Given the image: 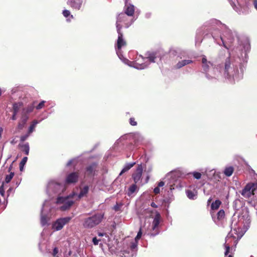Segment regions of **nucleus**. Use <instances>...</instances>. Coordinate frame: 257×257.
I'll return each instance as SVG.
<instances>
[{
  "instance_id": "1",
  "label": "nucleus",
  "mask_w": 257,
  "mask_h": 257,
  "mask_svg": "<svg viewBox=\"0 0 257 257\" xmlns=\"http://www.w3.org/2000/svg\"><path fill=\"white\" fill-rule=\"evenodd\" d=\"M237 220L235 219L232 220L231 224V231L226 238L225 242L224 243L225 248V255H226L229 251L230 245L227 243L229 239L231 237L240 239L249 226L250 219L247 207L243 206L241 208Z\"/></svg>"
},
{
  "instance_id": "2",
  "label": "nucleus",
  "mask_w": 257,
  "mask_h": 257,
  "mask_svg": "<svg viewBox=\"0 0 257 257\" xmlns=\"http://www.w3.org/2000/svg\"><path fill=\"white\" fill-rule=\"evenodd\" d=\"M233 52L229 54V56L226 58L222 68L219 67L218 71L221 72L219 74V77L221 75L224 77L228 78L231 76H234L237 71V63L240 62H237L234 57L232 56Z\"/></svg>"
},
{
  "instance_id": "3",
  "label": "nucleus",
  "mask_w": 257,
  "mask_h": 257,
  "mask_svg": "<svg viewBox=\"0 0 257 257\" xmlns=\"http://www.w3.org/2000/svg\"><path fill=\"white\" fill-rule=\"evenodd\" d=\"M142 234L141 228L134 239H127L124 240L123 243V248L120 251L119 256L121 257L133 256L134 252L136 251L138 248V240L141 237Z\"/></svg>"
},
{
  "instance_id": "4",
  "label": "nucleus",
  "mask_w": 257,
  "mask_h": 257,
  "mask_svg": "<svg viewBox=\"0 0 257 257\" xmlns=\"http://www.w3.org/2000/svg\"><path fill=\"white\" fill-rule=\"evenodd\" d=\"M156 54L154 53H150L147 57H143L141 55L137 57L134 61H130L128 59L123 58L122 61L128 65L133 67L137 69H144L147 68L149 62H155Z\"/></svg>"
},
{
  "instance_id": "5",
  "label": "nucleus",
  "mask_w": 257,
  "mask_h": 257,
  "mask_svg": "<svg viewBox=\"0 0 257 257\" xmlns=\"http://www.w3.org/2000/svg\"><path fill=\"white\" fill-rule=\"evenodd\" d=\"M211 24L219 26L223 31V32L220 36V38L221 40L223 46L225 48L228 49L226 44H231L233 42L234 37L236 35V32H232L225 25L222 24L220 21L217 20H211Z\"/></svg>"
},
{
  "instance_id": "6",
  "label": "nucleus",
  "mask_w": 257,
  "mask_h": 257,
  "mask_svg": "<svg viewBox=\"0 0 257 257\" xmlns=\"http://www.w3.org/2000/svg\"><path fill=\"white\" fill-rule=\"evenodd\" d=\"M202 64L203 70L206 73V76L208 79L219 77V74L221 72L218 71V68H214L213 64L210 61H207L205 56L202 57Z\"/></svg>"
},
{
  "instance_id": "7",
  "label": "nucleus",
  "mask_w": 257,
  "mask_h": 257,
  "mask_svg": "<svg viewBox=\"0 0 257 257\" xmlns=\"http://www.w3.org/2000/svg\"><path fill=\"white\" fill-rule=\"evenodd\" d=\"M75 195V193H73L66 197H58L56 203L58 206L59 208L62 211L69 209L74 202L72 197Z\"/></svg>"
},
{
  "instance_id": "8",
  "label": "nucleus",
  "mask_w": 257,
  "mask_h": 257,
  "mask_svg": "<svg viewBox=\"0 0 257 257\" xmlns=\"http://www.w3.org/2000/svg\"><path fill=\"white\" fill-rule=\"evenodd\" d=\"M104 217L103 213H97L84 219L83 225L85 228H91L99 224Z\"/></svg>"
},
{
  "instance_id": "9",
  "label": "nucleus",
  "mask_w": 257,
  "mask_h": 257,
  "mask_svg": "<svg viewBox=\"0 0 257 257\" xmlns=\"http://www.w3.org/2000/svg\"><path fill=\"white\" fill-rule=\"evenodd\" d=\"M129 17L130 16L123 13H120L118 15L116 22L117 30L119 28V30H121L122 25H123L125 28H127L133 23L134 20L133 18H129Z\"/></svg>"
},
{
  "instance_id": "10",
  "label": "nucleus",
  "mask_w": 257,
  "mask_h": 257,
  "mask_svg": "<svg viewBox=\"0 0 257 257\" xmlns=\"http://www.w3.org/2000/svg\"><path fill=\"white\" fill-rule=\"evenodd\" d=\"M65 190L63 185L56 182L55 181H51L48 183L47 189V193L49 196L53 193L59 194Z\"/></svg>"
},
{
  "instance_id": "11",
  "label": "nucleus",
  "mask_w": 257,
  "mask_h": 257,
  "mask_svg": "<svg viewBox=\"0 0 257 257\" xmlns=\"http://www.w3.org/2000/svg\"><path fill=\"white\" fill-rule=\"evenodd\" d=\"M176 177L174 175V173L170 172L167 174L164 178V181H160L158 184V187H163L165 184L170 187L171 190L175 189L174 186L177 183Z\"/></svg>"
},
{
  "instance_id": "12",
  "label": "nucleus",
  "mask_w": 257,
  "mask_h": 257,
  "mask_svg": "<svg viewBox=\"0 0 257 257\" xmlns=\"http://www.w3.org/2000/svg\"><path fill=\"white\" fill-rule=\"evenodd\" d=\"M241 194L246 198H250L257 194V182L248 183L242 190Z\"/></svg>"
},
{
  "instance_id": "13",
  "label": "nucleus",
  "mask_w": 257,
  "mask_h": 257,
  "mask_svg": "<svg viewBox=\"0 0 257 257\" xmlns=\"http://www.w3.org/2000/svg\"><path fill=\"white\" fill-rule=\"evenodd\" d=\"M117 32L118 33V39L117 41V48H116V52L118 57L122 60L124 58L121 54L120 49L122 46L125 45L126 42L123 39V34L121 32V30H119V28L117 30Z\"/></svg>"
},
{
  "instance_id": "14",
  "label": "nucleus",
  "mask_w": 257,
  "mask_h": 257,
  "mask_svg": "<svg viewBox=\"0 0 257 257\" xmlns=\"http://www.w3.org/2000/svg\"><path fill=\"white\" fill-rule=\"evenodd\" d=\"M48 201L46 200L43 205V207L41 209V223L42 226L46 225L48 224V221L49 218V215L47 213V209L49 208L47 206Z\"/></svg>"
},
{
  "instance_id": "15",
  "label": "nucleus",
  "mask_w": 257,
  "mask_h": 257,
  "mask_svg": "<svg viewBox=\"0 0 257 257\" xmlns=\"http://www.w3.org/2000/svg\"><path fill=\"white\" fill-rule=\"evenodd\" d=\"M70 219L69 217L58 219L54 223H53L52 225L53 228L56 231L61 230L65 224L69 222Z\"/></svg>"
},
{
  "instance_id": "16",
  "label": "nucleus",
  "mask_w": 257,
  "mask_h": 257,
  "mask_svg": "<svg viewBox=\"0 0 257 257\" xmlns=\"http://www.w3.org/2000/svg\"><path fill=\"white\" fill-rule=\"evenodd\" d=\"M161 215L157 212L152 222V231L151 235L155 236L159 233L158 226L160 222Z\"/></svg>"
},
{
  "instance_id": "17",
  "label": "nucleus",
  "mask_w": 257,
  "mask_h": 257,
  "mask_svg": "<svg viewBox=\"0 0 257 257\" xmlns=\"http://www.w3.org/2000/svg\"><path fill=\"white\" fill-rule=\"evenodd\" d=\"M143 168L142 164L138 165L136 170L132 174V178L135 183H139L142 176Z\"/></svg>"
},
{
  "instance_id": "18",
  "label": "nucleus",
  "mask_w": 257,
  "mask_h": 257,
  "mask_svg": "<svg viewBox=\"0 0 257 257\" xmlns=\"http://www.w3.org/2000/svg\"><path fill=\"white\" fill-rule=\"evenodd\" d=\"M79 174L78 172H71L67 175L65 179V183L75 184L78 181Z\"/></svg>"
},
{
  "instance_id": "19",
  "label": "nucleus",
  "mask_w": 257,
  "mask_h": 257,
  "mask_svg": "<svg viewBox=\"0 0 257 257\" xmlns=\"http://www.w3.org/2000/svg\"><path fill=\"white\" fill-rule=\"evenodd\" d=\"M82 0H71L67 2V4L69 5L73 9L76 10H80L82 4Z\"/></svg>"
},
{
  "instance_id": "20",
  "label": "nucleus",
  "mask_w": 257,
  "mask_h": 257,
  "mask_svg": "<svg viewBox=\"0 0 257 257\" xmlns=\"http://www.w3.org/2000/svg\"><path fill=\"white\" fill-rule=\"evenodd\" d=\"M97 165L95 163H93L86 168L85 174L88 176H92L94 175Z\"/></svg>"
},
{
  "instance_id": "21",
  "label": "nucleus",
  "mask_w": 257,
  "mask_h": 257,
  "mask_svg": "<svg viewBox=\"0 0 257 257\" xmlns=\"http://www.w3.org/2000/svg\"><path fill=\"white\" fill-rule=\"evenodd\" d=\"M135 12V8L133 5L129 4L124 8V13L125 15L132 17L133 16Z\"/></svg>"
},
{
  "instance_id": "22",
  "label": "nucleus",
  "mask_w": 257,
  "mask_h": 257,
  "mask_svg": "<svg viewBox=\"0 0 257 257\" xmlns=\"http://www.w3.org/2000/svg\"><path fill=\"white\" fill-rule=\"evenodd\" d=\"M89 191V186L85 185L83 187H80V191L78 195V198H81L86 195Z\"/></svg>"
},
{
  "instance_id": "23",
  "label": "nucleus",
  "mask_w": 257,
  "mask_h": 257,
  "mask_svg": "<svg viewBox=\"0 0 257 257\" xmlns=\"http://www.w3.org/2000/svg\"><path fill=\"white\" fill-rule=\"evenodd\" d=\"M192 62L193 61L191 60H183L177 63L176 65V68L180 69L187 64L192 63Z\"/></svg>"
},
{
  "instance_id": "24",
  "label": "nucleus",
  "mask_w": 257,
  "mask_h": 257,
  "mask_svg": "<svg viewBox=\"0 0 257 257\" xmlns=\"http://www.w3.org/2000/svg\"><path fill=\"white\" fill-rule=\"evenodd\" d=\"M23 104L22 102H15L13 105V112L17 114Z\"/></svg>"
},
{
  "instance_id": "25",
  "label": "nucleus",
  "mask_w": 257,
  "mask_h": 257,
  "mask_svg": "<svg viewBox=\"0 0 257 257\" xmlns=\"http://www.w3.org/2000/svg\"><path fill=\"white\" fill-rule=\"evenodd\" d=\"M186 193L187 196L190 199H195L197 196V192L196 191H192L191 190H187L186 191Z\"/></svg>"
},
{
  "instance_id": "26",
  "label": "nucleus",
  "mask_w": 257,
  "mask_h": 257,
  "mask_svg": "<svg viewBox=\"0 0 257 257\" xmlns=\"http://www.w3.org/2000/svg\"><path fill=\"white\" fill-rule=\"evenodd\" d=\"M136 164L135 162L130 163L126 164L124 168L122 169L121 171L120 172L119 175H121L122 173L127 171L129 170L131 168H132Z\"/></svg>"
},
{
  "instance_id": "27",
  "label": "nucleus",
  "mask_w": 257,
  "mask_h": 257,
  "mask_svg": "<svg viewBox=\"0 0 257 257\" xmlns=\"http://www.w3.org/2000/svg\"><path fill=\"white\" fill-rule=\"evenodd\" d=\"M34 104H31L29 105L27 107L23 108L22 110V112L28 114L30 112H32L34 108Z\"/></svg>"
},
{
  "instance_id": "28",
  "label": "nucleus",
  "mask_w": 257,
  "mask_h": 257,
  "mask_svg": "<svg viewBox=\"0 0 257 257\" xmlns=\"http://www.w3.org/2000/svg\"><path fill=\"white\" fill-rule=\"evenodd\" d=\"M234 171V169L232 167L229 166L225 168L224 171V174L225 176L229 177L232 175Z\"/></svg>"
},
{
  "instance_id": "29",
  "label": "nucleus",
  "mask_w": 257,
  "mask_h": 257,
  "mask_svg": "<svg viewBox=\"0 0 257 257\" xmlns=\"http://www.w3.org/2000/svg\"><path fill=\"white\" fill-rule=\"evenodd\" d=\"M39 123V121L35 120H34L31 125L30 126L28 130L29 134H31L35 130L36 125Z\"/></svg>"
},
{
  "instance_id": "30",
  "label": "nucleus",
  "mask_w": 257,
  "mask_h": 257,
  "mask_svg": "<svg viewBox=\"0 0 257 257\" xmlns=\"http://www.w3.org/2000/svg\"><path fill=\"white\" fill-rule=\"evenodd\" d=\"M221 203V202L220 200H215V202H213L211 205V209L213 210L217 209L220 205Z\"/></svg>"
},
{
  "instance_id": "31",
  "label": "nucleus",
  "mask_w": 257,
  "mask_h": 257,
  "mask_svg": "<svg viewBox=\"0 0 257 257\" xmlns=\"http://www.w3.org/2000/svg\"><path fill=\"white\" fill-rule=\"evenodd\" d=\"M29 118V115L22 111L21 112V116L20 121L26 123L28 119Z\"/></svg>"
},
{
  "instance_id": "32",
  "label": "nucleus",
  "mask_w": 257,
  "mask_h": 257,
  "mask_svg": "<svg viewBox=\"0 0 257 257\" xmlns=\"http://www.w3.org/2000/svg\"><path fill=\"white\" fill-rule=\"evenodd\" d=\"M22 151L25 153L26 155H28L29 153V145L28 143H26L22 145Z\"/></svg>"
},
{
  "instance_id": "33",
  "label": "nucleus",
  "mask_w": 257,
  "mask_h": 257,
  "mask_svg": "<svg viewBox=\"0 0 257 257\" xmlns=\"http://www.w3.org/2000/svg\"><path fill=\"white\" fill-rule=\"evenodd\" d=\"M28 160V158L27 157H24L22 160L21 162L20 163V170L21 171H22L24 169V167L26 164Z\"/></svg>"
},
{
  "instance_id": "34",
  "label": "nucleus",
  "mask_w": 257,
  "mask_h": 257,
  "mask_svg": "<svg viewBox=\"0 0 257 257\" xmlns=\"http://www.w3.org/2000/svg\"><path fill=\"white\" fill-rule=\"evenodd\" d=\"M14 176V173L13 172H11L9 175H7L5 178L6 182L7 183H9L13 178Z\"/></svg>"
},
{
  "instance_id": "35",
  "label": "nucleus",
  "mask_w": 257,
  "mask_h": 257,
  "mask_svg": "<svg viewBox=\"0 0 257 257\" xmlns=\"http://www.w3.org/2000/svg\"><path fill=\"white\" fill-rule=\"evenodd\" d=\"M153 170V166L152 165L147 166L145 169V172L147 174H150Z\"/></svg>"
},
{
  "instance_id": "36",
  "label": "nucleus",
  "mask_w": 257,
  "mask_h": 257,
  "mask_svg": "<svg viewBox=\"0 0 257 257\" xmlns=\"http://www.w3.org/2000/svg\"><path fill=\"white\" fill-rule=\"evenodd\" d=\"M217 218L220 220L223 218L224 216V211L223 210H220L217 213Z\"/></svg>"
},
{
  "instance_id": "37",
  "label": "nucleus",
  "mask_w": 257,
  "mask_h": 257,
  "mask_svg": "<svg viewBox=\"0 0 257 257\" xmlns=\"http://www.w3.org/2000/svg\"><path fill=\"white\" fill-rule=\"evenodd\" d=\"M137 189V186L135 184H133L130 186L129 188L130 192L132 194L134 193Z\"/></svg>"
},
{
  "instance_id": "38",
  "label": "nucleus",
  "mask_w": 257,
  "mask_h": 257,
  "mask_svg": "<svg viewBox=\"0 0 257 257\" xmlns=\"http://www.w3.org/2000/svg\"><path fill=\"white\" fill-rule=\"evenodd\" d=\"M193 177L196 179H199L201 178V174L197 172H194L193 173Z\"/></svg>"
},
{
  "instance_id": "39",
  "label": "nucleus",
  "mask_w": 257,
  "mask_h": 257,
  "mask_svg": "<svg viewBox=\"0 0 257 257\" xmlns=\"http://www.w3.org/2000/svg\"><path fill=\"white\" fill-rule=\"evenodd\" d=\"M45 101L44 100H43L37 106H36V109H40L41 108H42L44 106V104H45Z\"/></svg>"
},
{
  "instance_id": "40",
  "label": "nucleus",
  "mask_w": 257,
  "mask_h": 257,
  "mask_svg": "<svg viewBox=\"0 0 257 257\" xmlns=\"http://www.w3.org/2000/svg\"><path fill=\"white\" fill-rule=\"evenodd\" d=\"M25 124V123H23L22 122L20 121L18 125V129L20 130H22L24 127Z\"/></svg>"
},
{
  "instance_id": "41",
  "label": "nucleus",
  "mask_w": 257,
  "mask_h": 257,
  "mask_svg": "<svg viewBox=\"0 0 257 257\" xmlns=\"http://www.w3.org/2000/svg\"><path fill=\"white\" fill-rule=\"evenodd\" d=\"M5 189H4V184H3L0 186V194H1L2 196H4V195H5Z\"/></svg>"
},
{
  "instance_id": "42",
  "label": "nucleus",
  "mask_w": 257,
  "mask_h": 257,
  "mask_svg": "<svg viewBox=\"0 0 257 257\" xmlns=\"http://www.w3.org/2000/svg\"><path fill=\"white\" fill-rule=\"evenodd\" d=\"M130 123L132 125L135 126L137 124V121H135L134 118H131L130 119Z\"/></svg>"
},
{
  "instance_id": "43",
  "label": "nucleus",
  "mask_w": 257,
  "mask_h": 257,
  "mask_svg": "<svg viewBox=\"0 0 257 257\" xmlns=\"http://www.w3.org/2000/svg\"><path fill=\"white\" fill-rule=\"evenodd\" d=\"M63 14L65 17L67 18L70 15V13L69 11L65 10L63 11Z\"/></svg>"
},
{
  "instance_id": "44",
  "label": "nucleus",
  "mask_w": 257,
  "mask_h": 257,
  "mask_svg": "<svg viewBox=\"0 0 257 257\" xmlns=\"http://www.w3.org/2000/svg\"><path fill=\"white\" fill-rule=\"evenodd\" d=\"M30 134H29V133L28 132V134L25 135H24V136H22L21 137V140L22 141H25L27 138L29 136Z\"/></svg>"
},
{
  "instance_id": "45",
  "label": "nucleus",
  "mask_w": 257,
  "mask_h": 257,
  "mask_svg": "<svg viewBox=\"0 0 257 257\" xmlns=\"http://www.w3.org/2000/svg\"><path fill=\"white\" fill-rule=\"evenodd\" d=\"M240 203V201L237 200H235L233 202V207L236 210H238V208H237V204L238 203Z\"/></svg>"
},
{
  "instance_id": "46",
  "label": "nucleus",
  "mask_w": 257,
  "mask_h": 257,
  "mask_svg": "<svg viewBox=\"0 0 257 257\" xmlns=\"http://www.w3.org/2000/svg\"><path fill=\"white\" fill-rule=\"evenodd\" d=\"M58 253V249L57 247H55L53 249L52 254L54 256H56Z\"/></svg>"
},
{
  "instance_id": "47",
  "label": "nucleus",
  "mask_w": 257,
  "mask_h": 257,
  "mask_svg": "<svg viewBox=\"0 0 257 257\" xmlns=\"http://www.w3.org/2000/svg\"><path fill=\"white\" fill-rule=\"evenodd\" d=\"M99 241V240L97 239L96 237H93L92 239V242L94 245H97L98 244V242Z\"/></svg>"
},
{
  "instance_id": "48",
  "label": "nucleus",
  "mask_w": 257,
  "mask_h": 257,
  "mask_svg": "<svg viewBox=\"0 0 257 257\" xmlns=\"http://www.w3.org/2000/svg\"><path fill=\"white\" fill-rule=\"evenodd\" d=\"M154 192L155 194H158L160 193V188L158 187H157L154 188Z\"/></svg>"
},
{
  "instance_id": "49",
  "label": "nucleus",
  "mask_w": 257,
  "mask_h": 257,
  "mask_svg": "<svg viewBox=\"0 0 257 257\" xmlns=\"http://www.w3.org/2000/svg\"><path fill=\"white\" fill-rule=\"evenodd\" d=\"M230 5H231V6L232 7V8H233V9L235 10V4L232 1V0H228Z\"/></svg>"
},
{
  "instance_id": "50",
  "label": "nucleus",
  "mask_w": 257,
  "mask_h": 257,
  "mask_svg": "<svg viewBox=\"0 0 257 257\" xmlns=\"http://www.w3.org/2000/svg\"><path fill=\"white\" fill-rule=\"evenodd\" d=\"M119 208H120V206H119L118 204H116V205H115L113 207V209H114L115 211H118V210H119Z\"/></svg>"
},
{
  "instance_id": "51",
  "label": "nucleus",
  "mask_w": 257,
  "mask_h": 257,
  "mask_svg": "<svg viewBox=\"0 0 257 257\" xmlns=\"http://www.w3.org/2000/svg\"><path fill=\"white\" fill-rule=\"evenodd\" d=\"M253 4L254 5V8L257 11V0H253Z\"/></svg>"
},
{
  "instance_id": "52",
  "label": "nucleus",
  "mask_w": 257,
  "mask_h": 257,
  "mask_svg": "<svg viewBox=\"0 0 257 257\" xmlns=\"http://www.w3.org/2000/svg\"><path fill=\"white\" fill-rule=\"evenodd\" d=\"M17 114H15V113L13 112V114L11 117V119L13 120H16L17 119V117H16V115H17Z\"/></svg>"
},
{
  "instance_id": "53",
  "label": "nucleus",
  "mask_w": 257,
  "mask_h": 257,
  "mask_svg": "<svg viewBox=\"0 0 257 257\" xmlns=\"http://www.w3.org/2000/svg\"><path fill=\"white\" fill-rule=\"evenodd\" d=\"M151 13H147L145 15V17L148 19L150 18L151 17Z\"/></svg>"
},
{
  "instance_id": "54",
  "label": "nucleus",
  "mask_w": 257,
  "mask_h": 257,
  "mask_svg": "<svg viewBox=\"0 0 257 257\" xmlns=\"http://www.w3.org/2000/svg\"><path fill=\"white\" fill-rule=\"evenodd\" d=\"M151 206L152 207H154V208H157L158 207V206L153 202L151 203Z\"/></svg>"
},
{
  "instance_id": "55",
  "label": "nucleus",
  "mask_w": 257,
  "mask_h": 257,
  "mask_svg": "<svg viewBox=\"0 0 257 257\" xmlns=\"http://www.w3.org/2000/svg\"><path fill=\"white\" fill-rule=\"evenodd\" d=\"M73 161V160H69V161L68 162V163H67V166H70V165L72 163Z\"/></svg>"
},
{
  "instance_id": "56",
  "label": "nucleus",
  "mask_w": 257,
  "mask_h": 257,
  "mask_svg": "<svg viewBox=\"0 0 257 257\" xmlns=\"http://www.w3.org/2000/svg\"><path fill=\"white\" fill-rule=\"evenodd\" d=\"M150 179V174H147L146 176V183H147Z\"/></svg>"
},
{
  "instance_id": "57",
  "label": "nucleus",
  "mask_w": 257,
  "mask_h": 257,
  "mask_svg": "<svg viewBox=\"0 0 257 257\" xmlns=\"http://www.w3.org/2000/svg\"><path fill=\"white\" fill-rule=\"evenodd\" d=\"M6 90L5 89H2L0 88V96L2 95V93L4 92Z\"/></svg>"
},
{
  "instance_id": "58",
  "label": "nucleus",
  "mask_w": 257,
  "mask_h": 257,
  "mask_svg": "<svg viewBox=\"0 0 257 257\" xmlns=\"http://www.w3.org/2000/svg\"><path fill=\"white\" fill-rule=\"evenodd\" d=\"M103 235H104V233H98V235L100 236H103Z\"/></svg>"
},
{
  "instance_id": "59",
  "label": "nucleus",
  "mask_w": 257,
  "mask_h": 257,
  "mask_svg": "<svg viewBox=\"0 0 257 257\" xmlns=\"http://www.w3.org/2000/svg\"><path fill=\"white\" fill-rule=\"evenodd\" d=\"M228 257H233V256H232V255H229L228 256Z\"/></svg>"
},
{
  "instance_id": "60",
  "label": "nucleus",
  "mask_w": 257,
  "mask_h": 257,
  "mask_svg": "<svg viewBox=\"0 0 257 257\" xmlns=\"http://www.w3.org/2000/svg\"><path fill=\"white\" fill-rule=\"evenodd\" d=\"M246 46H247V47H249V45H248V44H246Z\"/></svg>"
},
{
  "instance_id": "61",
  "label": "nucleus",
  "mask_w": 257,
  "mask_h": 257,
  "mask_svg": "<svg viewBox=\"0 0 257 257\" xmlns=\"http://www.w3.org/2000/svg\"><path fill=\"white\" fill-rule=\"evenodd\" d=\"M246 50H245V51H244V55H246Z\"/></svg>"
},
{
  "instance_id": "62",
  "label": "nucleus",
  "mask_w": 257,
  "mask_h": 257,
  "mask_svg": "<svg viewBox=\"0 0 257 257\" xmlns=\"http://www.w3.org/2000/svg\"><path fill=\"white\" fill-rule=\"evenodd\" d=\"M238 59H239V60L240 61V57L238 56Z\"/></svg>"
}]
</instances>
